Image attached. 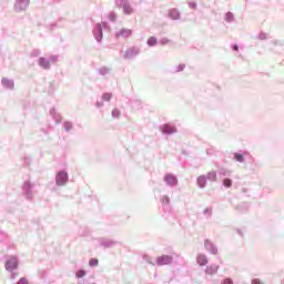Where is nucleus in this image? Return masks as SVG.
I'll return each mask as SVG.
<instances>
[{
	"mask_svg": "<svg viewBox=\"0 0 284 284\" xmlns=\"http://www.w3.org/2000/svg\"><path fill=\"white\" fill-rule=\"evenodd\" d=\"M22 195L27 201H32L34 199V183L30 180H26L22 184Z\"/></svg>",
	"mask_w": 284,
	"mask_h": 284,
	"instance_id": "1",
	"label": "nucleus"
},
{
	"mask_svg": "<svg viewBox=\"0 0 284 284\" xmlns=\"http://www.w3.org/2000/svg\"><path fill=\"white\" fill-rule=\"evenodd\" d=\"M68 181H70V175L68 174V171L60 170L57 172L55 185H58V187L65 185L68 183Z\"/></svg>",
	"mask_w": 284,
	"mask_h": 284,
	"instance_id": "2",
	"label": "nucleus"
},
{
	"mask_svg": "<svg viewBox=\"0 0 284 284\" xmlns=\"http://www.w3.org/2000/svg\"><path fill=\"white\" fill-rule=\"evenodd\" d=\"M4 267L7 272H14L19 270V257L17 255H11L6 260Z\"/></svg>",
	"mask_w": 284,
	"mask_h": 284,
	"instance_id": "3",
	"label": "nucleus"
},
{
	"mask_svg": "<svg viewBox=\"0 0 284 284\" xmlns=\"http://www.w3.org/2000/svg\"><path fill=\"white\" fill-rule=\"evenodd\" d=\"M160 132L165 136H172V134H176L179 130L176 129V125L172 123H164L160 125Z\"/></svg>",
	"mask_w": 284,
	"mask_h": 284,
	"instance_id": "4",
	"label": "nucleus"
},
{
	"mask_svg": "<svg viewBox=\"0 0 284 284\" xmlns=\"http://www.w3.org/2000/svg\"><path fill=\"white\" fill-rule=\"evenodd\" d=\"M172 263H174V256L172 255L163 254L155 258V264L159 267H163V265H172Z\"/></svg>",
	"mask_w": 284,
	"mask_h": 284,
	"instance_id": "5",
	"label": "nucleus"
},
{
	"mask_svg": "<svg viewBox=\"0 0 284 284\" xmlns=\"http://www.w3.org/2000/svg\"><path fill=\"white\" fill-rule=\"evenodd\" d=\"M92 34L97 43H101L103 41V26L101 24V22L94 24Z\"/></svg>",
	"mask_w": 284,
	"mask_h": 284,
	"instance_id": "6",
	"label": "nucleus"
},
{
	"mask_svg": "<svg viewBox=\"0 0 284 284\" xmlns=\"http://www.w3.org/2000/svg\"><path fill=\"white\" fill-rule=\"evenodd\" d=\"M245 168L251 172V174H254L255 172H258V162L254 159V156L248 155L246 162H245Z\"/></svg>",
	"mask_w": 284,
	"mask_h": 284,
	"instance_id": "7",
	"label": "nucleus"
},
{
	"mask_svg": "<svg viewBox=\"0 0 284 284\" xmlns=\"http://www.w3.org/2000/svg\"><path fill=\"white\" fill-rule=\"evenodd\" d=\"M141 49L139 47H131L125 50L123 59H125L126 61L132 60L135 57H139Z\"/></svg>",
	"mask_w": 284,
	"mask_h": 284,
	"instance_id": "8",
	"label": "nucleus"
},
{
	"mask_svg": "<svg viewBox=\"0 0 284 284\" xmlns=\"http://www.w3.org/2000/svg\"><path fill=\"white\" fill-rule=\"evenodd\" d=\"M163 181L169 187H176L179 185V178L173 173H166Z\"/></svg>",
	"mask_w": 284,
	"mask_h": 284,
	"instance_id": "9",
	"label": "nucleus"
},
{
	"mask_svg": "<svg viewBox=\"0 0 284 284\" xmlns=\"http://www.w3.org/2000/svg\"><path fill=\"white\" fill-rule=\"evenodd\" d=\"M250 156V152L240 150L233 153V161H236L237 163H245Z\"/></svg>",
	"mask_w": 284,
	"mask_h": 284,
	"instance_id": "10",
	"label": "nucleus"
},
{
	"mask_svg": "<svg viewBox=\"0 0 284 284\" xmlns=\"http://www.w3.org/2000/svg\"><path fill=\"white\" fill-rule=\"evenodd\" d=\"M98 243L100 247H103L104 250H110L111 247H114L116 245V241L105 237L98 239Z\"/></svg>",
	"mask_w": 284,
	"mask_h": 284,
	"instance_id": "11",
	"label": "nucleus"
},
{
	"mask_svg": "<svg viewBox=\"0 0 284 284\" xmlns=\"http://www.w3.org/2000/svg\"><path fill=\"white\" fill-rule=\"evenodd\" d=\"M28 6H30V0H16L14 10L16 12H23L28 10Z\"/></svg>",
	"mask_w": 284,
	"mask_h": 284,
	"instance_id": "12",
	"label": "nucleus"
},
{
	"mask_svg": "<svg viewBox=\"0 0 284 284\" xmlns=\"http://www.w3.org/2000/svg\"><path fill=\"white\" fill-rule=\"evenodd\" d=\"M204 247L206 252L210 254H213V256H216L219 254V247H216V244L212 243L210 240H204Z\"/></svg>",
	"mask_w": 284,
	"mask_h": 284,
	"instance_id": "13",
	"label": "nucleus"
},
{
	"mask_svg": "<svg viewBox=\"0 0 284 284\" xmlns=\"http://www.w3.org/2000/svg\"><path fill=\"white\" fill-rule=\"evenodd\" d=\"M130 39L132 37V29L122 28L118 32H115V39Z\"/></svg>",
	"mask_w": 284,
	"mask_h": 284,
	"instance_id": "14",
	"label": "nucleus"
},
{
	"mask_svg": "<svg viewBox=\"0 0 284 284\" xmlns=\"http://www.w3.org/2000/svg\"><path fill=\"white\" fill-rule=\"evenodd\" d=\"M220 266L217 264H211L205 267L204 273L209 276H214L219 273Z\"/></svg>",
	"mask_w": 284,
	"mask_h": 284,
	"instance_id": "15",
	"label": "nucleus"
},
{
	"mask_svg": "<svg viewBox=\"0 0 284 284\" xmlns=\"http://www.w3.org/2000/svg\"><path fill=\"white\" fill-rule=\"evenodd\" d=\"M196 263L200 265V267H205L210 263V260H207V255L200 253L196 256Z\"/></svg>",
	"mask_w": 284,
	"mask_h": 284,
	"instance_id": "16",
	"label": "nucleus"
},
{
	"mask_svg": "<svg viewBox=\"0 0 284 284\" xmlns=\"http://www.w3.org/2000/svg\"><path fill=\"white\" fill-rule=\"evenodd\" d=\"M38 65H40L42 68V70H50V68H51L50 60L44 57H40L38 59Z\"/></svg>",
	"mask_w": 284,
	"mask_h": 284,
	"instance_id": "17",
	"label": "nucleus"
},
{
	"mask_svg": "<svg viewBox=\"0 0 284 284\" xmlns=\"http://www.w3.org/2000/svg\"><path fill=\"white\" fill-rule=\"evenodd\" d=\"M1 84L6 90H14V80H10L8 78H2Z\"/></svg>",
	"mask_w": 284,
	"mask_h": 284,
	"instance_id": "18",
	"label": "nucleus"
},
{
	"mask_svg": "<svg viewBox=\"0 0 284 284\" xmlns=\"http://www.w3.org/2000/svg\"><path fill=\"white\" fill-rule=\"evenodd\" d=\"M196 185H197V187H200V190H204V187H206V185H207V176H205V175L197 176Z\"/></svg>",
	"mask_w": 284,
	"mask_h": 284,
	"instance_id": "19",
	"label": "nucleus"
},
{
	"mask_svg": "<svg viewBox=\"0 0 284 284\" xmlns=\"http://www.w3.org/2000/svg\"><path fill=\"white\" fill-rule=\"evenodd\" d=\"M169 17L172 19V21H179V19H181V11L178 9H171L169 11Z\"/></svg>",
	"mask_w": 284,
	"mask_h": 284,
	"instance_id": "20",
	"label": "nucleus"
},
{
	"mask_svg": "<svg viewBox=\"0 0 284 284\" xmlns=\"http://www.w3.org/2000/svg\"><path fill=\"white\" fill-rule=\"evenodd\" d=\"M50 115L55 121V123H61V121H62L61 114L57 112L55 108H52L50 110Z\"/></svg>",
	"mask_w": 284,
	"mask_h": 284,
	"instance_id": "21",
	"label": "nucleus"
},
{
	"mask_svg": "<svg viewBox=\"0 0 284 284\" xmlns=\"http://www.w3.org/2000/svg\"><path fill=\"white\" fill-rule=\"evenodd\" d=\"M236 212H247V210H250V203L247 202H242L241 204H239L237 206H235Z\"/></svg>",
	"mask_w": 284,
	"mask_h": 284,
	"instance_id": "22",
	"label": "nucleus"
},
{
	"mask_svg": "<svg viewBox=\"0 0 284 284\" xmlns=\"http://www.w3.org/2000/svg\"><path fill=\"white\" fill-rule=\"evenodd\" d=\"M159 44V39L154 36L150 37L148 40H146V45L149 48H154Z\"/></svg>",
	"mask_w": 284,
	"mask_h": 284,
	"instance_id": "23",
	"label": "nucleus"
},
{
	"mask_svg": "<svg viewBox=\"0 0 284 284\" xmlns=\"http://www.w3.org/2000/svg\"><path fill=\"white\" fill-rule=\"evenodd\" d=\"M62 125H63L64 131L68 133L72 132V130L74 129V122H72V121L65 120Z\"/></svg>",
	"mask_w": 284,
	"mask_h": 284,
	"instance_id": "24",
	"label": "nucleus"
},
{
	"mask_svg": "<svg viewBox=\"0 0 284 284\" xmlns=\"http://www.w3.org/2000/svg\"><path fill=\"white\" fill-rule=\"evenodd\" d=\"M217 174L220 176H226V179H230V176H232V171L230 169L222 168L217 171Z\"/></svg>",
	"mask_w": 284,
	"mask_h": 284,
	"instance_id": "25",
	"label": "nucleus"
},
{
	"mask_svg": "<svg viewBox=\"0 0 284 284\" xmlns=\"http://www.w3.org/2000/svg\"><path fill=\"white\" fill-rule=\"evenodd\" d=\"M122 9H123L124 14H131L133 12L132 4H130L129 0H126V2H124Z\"/></svg>",
	"mask_w": 284,
	"mask_h": 284,
	"instance_id": "26",
	"label": "nucleus"
},
{
	"mask_svg": "<svg viewBox=\"0 0 284 284\" xmlns=\"http://www.w3.org/2000/svg\"><path fill=\"white\" fill-rule=\"evenodd\" d=\"M161 203H162L163 210H170V196L164 195L161 199Z\"/></svg>",
	"mask_w": 284,
	"mask_h": 284,
	"instance_id": "27",
	"label": "nucleus"
},
{
	"mask_svg": "<svg viewBox=\"0 0 284 284\" xmlns=\"http://www.w3.org/2000/svg\"><path fill=\"white\" fill-rule=\"evenodd\" d=\"M233 184H234V181H232V179H230V178H224L222 180L223 187L230 189V187H232Z\"/></svg>",
	"mask_w": 284,
	"mask_h": 284,
	"instance_id": "28",
	"label": "nucleus"
},
{
	"mask_svg": "<svg viewBox=\"0 0 284 284\" xmlns=\"http://www.w3.org/2000/svg\"><path fill=\"white\" fill-rule=\"evenodd\" d=\"M205 176L206 181H211L212 183L216 182V171H211Z\"/></svg>",
	"mask_w": 284,
	"mask_h": 284,
	"instance_id": "29",
	"label": "nucleus"
},
{
	"mask_svg": "<svg viewBox=\"0 0 284 284\" xmlns=\"http://www.w3.org/2000/svg\"><path fill=\"white\" fill-rule=\"evenodd\" d=\"M98 73L101 77H105L106 74H110V68L108 67H101L100 69H98Z\"/></svg>",
	"mask_w": 284,
	"mask_h": 284,
	"instance_id": "30",
	"label": "nucleus"
},
{
	"mask_svg": "<svg viewBox=\"0 0 284 284\" xmlns=\"http://www.w3.org/2000/svg\"><path fill=\"white\" fill-rule=\"evenodd\" d=\"M88 275V271L80 268L75 272V278H83Z\"/></svg>",
	"mask_w": 284,
	"mask_h": 284,
	"instance_id": "31",
	"label": "nucleus"
},
{
	"mask_svg": "<svg viewBox=\"0 0 284 284\" xmlns=\"http://www.w3.org/2000/svg\"><path fill=\"white\" fill-rule=\"evenodd\" d=\"M225 21L226 23H232L234 21V13L232 11H227L225 13Z\"/></svg>",
	"mask_w": 284,
	"mask_h": 284,
	"instance_id": "32",
	"label": "nucleus"
},
{
	"mask_svg": "<svg viewBox=\"0 0 284 284\" xmlns=\"http://www.w3.org/2000/svg\"><path fill=\"white\" fill-rule=\"evenodd\" d=\"M185 70V63H180L173 68V73L176 74L179 72H183Z\"/></svg>",
	"mask_w": 284,
	"mask_h": 284,
	"instance_id": "33",
	"label": "nucleus"
},
{
	"mask_svg": "<svg viewBox=\"0 0 284 284\" xmlns=\"http://www.w3.org/2000/svg\"><path fill=\"white\" fill-rule=\"evenodd\" d=\"M99 265V258L97 257H91L89 260V267H97Z\"/></svg>",
	"mask_w": 284,
	"mask_h": 284,
	"instance_id": "34",
	"label": "nucleus"
},
{
	"mask_svg": "<svg viewBox=\"0 0 284 284\" xmlns=\"http://www.w3.org/2000/svg\"><path fill=\"white\" fill-rule=\"evenodd\" d=\"M108 20L114 23L116 21V12L110 11L108 14Z\"/></svg>",
	"mask_w": 284,
	"mask_h": 284,
	"instance_id": "35",
	"label": "nucleus"
},
{
	"mask_svg": "<svg viewBox=\"0 0 284 284\" xmlns=\"http://www.w3.org/2000/svg\"><path fill=\"white\" fill-rule=\"evenodd\" d=\"M23 163L27 168H29V165H32V156L30 155H24L23 158Z\"/></svg>",
	"mask_w": 284,
	"mask_h": 284,
	"instance_id": "36",
	"label": "nucleus"
},
{
	"mask_svg": "<svg viewBox=\"0 0 284 284\" xmlns=\"http://www.w3.org/2000/svg\"><path fill=\"white\" fill-rule=\"evenodd\" d=\"M111 116L112 119H119V116H121V110L119 109H113L112 112H111Z\"/></svg>",
	"mask_w": 284,
	"mask_h": 284,
	"instance_id": "37",
	"label": "nucleus"
},
{
	"mask_svg": "<svg viewBox=\"0 0 284 284\" xmlns=\"http://www.w3.org/2000/svg\"><path fill=\"white\" fill-rule=\"evenodd\" d=\"M102 101H112V93H110V92H104L103 94H102Z\"/></svg>",
	"mask_w": 284,
	"mask_h": 284,
	"instance_id": "38",
	"label": "nucleus"
},
{
	"mask_svg": "<svg viewBox=\"0 0 284 284\" xmlns=\"http://www.w3.org/2000/svg\"><path fill=\"white\" fill-rule=\"evenodd\" d=\"M203 214L206 219H212V207L204 209Z\"/></svg>",
	"mask_w": 284,
	"mask_h": 284,
	"instance_id": "39",
	"label": "nucleus"
},
{
	"mask_svg": "<svg viewBox=\"0 0 284 284\" xmlns=\"http://www.w3.org/2000/svg\"><path fill=\"white\" fill-rule=\"evenodd\" d=\"M41 55V50L39 49H33L30 53V57H32L33 59H37V57Z\"/></svg>",
	"mask_w": 284,
	"mask_h": 284,
	"instance_id": "40",
	"label": "nucleus"
},
{
	"mask_svg": "<svg viewBox=\"0 0 284 284\" xmlns=\"http://www.w3.org/2000/svg\"><path fill=\"white\" fill-rule=\"evenodd\" d=\"M143 261L149 263V265H154V258H152L150 255H143Z\"/></svg>",
	"mask_w": 284,
	"mask_h": 284,
	"instance_id": "41",
	"label": "nucleus"
},
{
	"mask_svg": "<svg viewBox=\"0 0 284 284\" xmlns=\"http://www.w3.org/2000/svg\"><path fill=\"white\" fill-rule=\"evenodd\" d=\"M160 45H168V43H172V40L168 39V38H161L159 40Z\"/></svg>",
	"mask_w": 284,
	"mask_h": 284,
	"instance_id": "42",
	"label": "nucleus"
},
{
	"mask_svg": "<svg viewBox=\"0 0 284 284\" xmlns=\"http://www.w3.org/2000/svg\"><path fill=\"white\" fill-rule=\"evenodd\" d=\"M128 0H115L116 8H123Z\"/></svg>",
	"mask_w": 284,
	"mask_h": 284,
	"instance_id": "43",
	"label": "nucleus"
},
{
	"mask_svg": "<svg viewBox=\"0 0 284 284\" xmlns=\"http://www.w3.org/2000/svg\"><path fill=\"white\" fill-rule=\"evenodd\" d=\"M48 60L49 63H57V61H59V55H51Z\"/></svg>",
	"mask_w": 284,
	"mask_h": 284,
	"instance_id": "44",
	"label": "nucleus"
},
{
	"mask_svg": "<svg viewBox=\"0 0 284 284\" xmlns=\"http://www.w3.org/2000/svg\"><path fill=\"white\" fill-rule=\"evenodd\" d=\"M257 38L260 39V41H265V39H267V34L265 32H260Z\"/></svg>",
	"mask_w": 284,
	"mask_h": 284,
	"instance_id": "45",
	"label": "nucleus"
},
{
	"mask_svg": "<svg viewBox=\"0 0 284 284\" xmlns=\"http://www.w3.org/2000/svg\"><path fill=\"white\" fill-rule=\"evenodd\" d=\"M245 229H236V234H239V236H241L243 239V236H245Z\"/></svg>",
	"mask_w": 284,
	"mask_h": 284,
	"instance_id": "46",
	"label": "nucleus"
},
{
	"mask_svg": "<svg viewBox=\"0 0 284 284\" xmlns=\"http://www.w3.org/2000/svg\"><path fill=\"white\" fill-rule=\"evenodd\" d=\"M221 284H234V280L230 278V277H225Z\"/></svg>",
	"mask_w": 284,
	"mask_h": 284,
	"instance_id": "47",
	"label": "nucleus"
},
{
	"mask_svg": "<svg viewBox=\"0 0 284 284\" xmlns=\"http://www.w3.org/2000/svg\"><path fill=\"white\" fill-rule=\"evenodd\" d=\"M102 26V30H108L110 28V24L108 22H101L100 23Z\"/></svg>",
	"mask_w": 284,
	"mask_h": 284,
	"instance_id": "48",
	"label": "nucleus"
},
{
	"mask_svg": "<svg viewBox=\"0 0 284 284\" xmlns=\"http://www.w3.org/2000/svg\"><path fill=\"white\" fill-rule=\"evenodd\" d=\"M231 50H233V52H239V44L236 43L231 44Z\"/></svg>",
	"mask_w": 284,
	"mask_h": 284,
	"instance_id": "49",
	"label": "nucleus"
},
{
	"mask_svg": "<svg viewBox=\"0 0 284 284\" xmlns=\"http://www.w3.org/2000/svg\"><path fill=\"white\" fill-rule=\"evenodd\" d=\"M189 7L191 8V10H196V2H189Z\"/></svg>",
	"mask_w": 284,
	"mask_h": 284,
	"instance_id": "50",
	"label": "nucleus"
},
{
	"mask_svg": "<svg viewBox=\"0 0 284 284\" xmlns=\"http://www.w3.org/2000/svg\"><path fill=\"white\" fill-rule=\"evenodd\" d=\"M17 276H19V273L12 271L11 276H10L11 281H14V278H17Z\"/></svg>",
	"mask_w": 284,
	"mask_h": 284,
	"instance_id": "51",
	"label": "nucleus"
},
{
	"mask_svg": "<svg viewBox=\"0 0 284 284\" xmlns=\"http://www.w3.org/2000/svg\"><path fill=\"white\" fill-rule=\"evenodd\" d=\"M49 92H54V82L49 83Z\"/></svg>",
	"mask_w": 284,
	"mask_h": 284,
	"instance_id": "52",
	"label": "nucleus"
},
{
	"mask_svg": "<svg viewBox=\"0 0 284 284\" xmlns=\"http://www.w3.org/2000/svg\"><path fill=\"white\" fill-rule=\"evenodd\" d=\"M273 45H283V41H272Z\"/></svg>",
	"mask_w": 284,
	"mask_h": 284,
	"instance_id": "53",
	"label": "nucleus"
},
{
	"mask_svg": "<svg viewBox=\"0 0 284 284\" xmlns=\"http://www.w3.org/2000/svg\"><path fill=\"white\" fill-rule=\"evenodd\" d=\"M95 106L97 108H103V101H97Z\"/></svg>",
	"mask_w": 284,
	"mask_h": 284,
	"instance_id": "54",
	"label": "nucleus"
},
{
	"mask_svg": "<svg viewBox=\"0 0 284 284\" xmlns=\"http://www.w3.org/2000/svg\"><path fill=\"white\" fill-rule=\"evenodd\" d=\"M252 284H263L258 278H253Z\"/></svg>",
	"mask_w": 284,
	"mask_h": 284,
	"instance_id": "55",
	"label": "nucleus"
},
{
	"mask_svg": "<svg viewBox=\"0 0 284 284\" xmlns=\"http://www.w3.org/2000/svg\"><path fill=\"white\" fill-rule=\"evenodd\" d=\"M41 131H42L43 134H45V135L50 134V132H49L47 129H42Z\"/></svg>",
	"mask_w": 284,
	"mask_h": 284,
	"instance_id": "56",
	"label": "nucleus"
},
{
	"mask_svg": "<svg viewBox=\"0 0 284 284\" xmlns=\"http://www.w3.org/2000/svg\"><path fill=\"white\" fill-rule=\"evenodd\" d=\"M0 236H2V239H6L7 235H6V233L1 232Z\"/></svg>",
	"mask_w": 284,
	"mask_h": 284,
	"instance_id": "57",
	"label": "nucleus"
},
{
	"mask_svg": "<svg viewBox=\"0 0 284 284\" xmlns=\"http://www.w3.org/2000/svg\"><path fill=\"white\" fill-rule=\"evenodd\" d=\"M51 28H57V23L51 24Z\"/></svg>",
	"mask_w": 284,
	"mask_h": 284,
	"instance_id": "58",
	"label": "nucleus"
},
{
	"mask_svg": "<svg viewBox=\"0 0 284 284\" xmlns=\"http://www.w3.org/2000/svg\"><path fill=\"white\" fill-rule=\"evenodd\" d=\"M82 236H88V233H83Z\"/></svg>",
	"mask_w": 284,
	"mask_h": 284,
	"instance_id": "59",
	"label": "nucleus"
}]
</instances>
